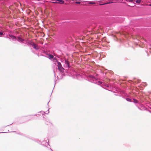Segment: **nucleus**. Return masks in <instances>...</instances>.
Instances as JSON below:
<instances>
[{"label": "nucleus", "mask_w": 151, "mask_h": 151, "mask_svg": "<svg viewBox=\"0 0 151 151\" xmlns=\"http://www.w3.org/2000/svg\"><path fill=\"white\" fill-rule=\"evenodd\" d=\"M134 102L137 103V101L136 100H135V99H134Z\"/></svg>", "instance_id": "6e6552de"}, {"label": "nucleus", "mask_w": 151, "mask_h": 151, "mask_svg": "<svg viewBox=\"0 0 151 151\" xmlns=\"http://www.w3.org/2000/svg\"><path fill=\"white\" fill-rule=\"evenodd\" d=\"M58 70L62 72H64V69L63 68V67H58Z\"/></svg>", "instance_id": "f03ea898"}, {"label": "nucleus", "mask_w": 151, "mask_h": 151, "mask_svg": "<svg viewBox=\"0 0 151 151\" xmlns=\"http://www.w3.org/2000/svg\"><path fill=\"white\" fill-rule=\"evenodd\" d=\"M58 1H59L60 2L58 3H60V4H63L64 3V1L61 0H58Z\"/></svg>", "instance_id": "7ed1b4c3"}, {"label": "nucleus", "mask_w": 151, "mask_h": 151, "mask_svg": "<svg viewBox=\"0 0 151 151\" xmlns=\"http://www.w3.org/2000/svg\"><path fill=\"white\" fill-rule=\"evenodd\" d=\"M141 0H137L136 1V2L138 4H139L141 2Z\"/></svg>", "instance_id": "39448f33"}, {"label": "nucleus", "mask_w": 151, "mask_h": 151, "mask_svg": "<svg viewBox=\"0 0 151 151\" xmlns=\"http://www.w3.org/2000/svg\"><path fill=\"white\" fill-rule=\"evenodd\" d=\"M76 4H80V2H76Z\"/></svg>", "instance_id": "1a4fd4ad"}, {"label": "nucleus", "mask_w": 151, "mask_h": 151, "mask_svg": "<svg viewBox=\"0 0 151 151\" xmlns=\"http://www.w3.org/2000/svg\"><path fill=\"white\" fill-rule=\"evenodd\" d=\"M48 57L49 59L53 61L56 62L58 63V66H60V62H58L57 61L56 58L55 57H54L53 55H48Z\"/></svg>", "instance_id": "f257e3e1"}, {"label": "nucleus", "mask_w": 151, "mask_h": 151, "mask_svg": "<svg viewBox=\"0 0 151 151\" xmlns=\"http://www.w3.org/2000/svg\"><path fill=\"white\" fill-rule=\"evenodd\" d=\"M90 3L91 4H94L95 3Z\"/></svg>", "instance_id": "9b49d317"}, {"label": "nucleus", "mask_w": 151, "mask_h": 151, "mask_svg": "<svg viewBox=\"0 0 151 151\" xmlns=\"http://www.w3.org/2000/svg\"><path fill=\"white\" fill-rule=\"evenodd\" d=\"M129 1L132 2L133 1V0H129Z\"/></svg>", "instance_id": "9d476101"}, {"label": "nucleus", "mask_w": 151, "mask_h": 151, "mask_svg": "<svg viewBox=\"0 0 151 151\" xmlns=\"http://www.w3.org/2000/svg\"><path fill=\"white\" fill-rule=\"evenodd\" d=\"M3 32H0V35H3Z\"/></svg>", "instance_id": "0eeeda50"}, {"label": "nucleus", "mask_w": 151, "mask_h": 151, "mask_svg": "<svg viewBox=\"0 0 151 151\" xmlns=\"http://www.w3.org/2000/svg\"><path fill=\"white\" fill-rule=\"evenodd\" d=\"M19 40L20 41H23V39L21 38V37H19Z\"/></svg>", "instance_id": "423d86ee"}, {"label": "nucleus", "mask_w": 151, "mask_h": 151, "mask_svg": "<svg viewBox=\"0 0 151 151\" xmlns=\"http://www.w3.org/2000/svg\"><path fill=\"white\" fill-rule=\"evenodd\" d=\"M150 6H151V4L150 5Z\"/></svg>", "instance_id": "f8f14e48"}, {"label": "nucleus", "mask_w": 151, "mask_h": 151, "mask_svg": "<svg viewBox=\"0 0 151 151\" xmlns=\"http://www.w3.org/2000/svg\"><path fill=\"white\" fill-rule=\"evenodd\" d=\"M34 48L35 49H37L38 48V46L34 44Z\"/></svg>", "instance_id": "20e7f679"}]
</instances>
